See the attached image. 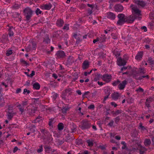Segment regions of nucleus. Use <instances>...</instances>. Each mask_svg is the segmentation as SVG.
Instances as JSON below:
<instances>
[{
  "label": "nucleus",
  "instance_id": "obj_16",
  "mask_svg": "<svg viewBox=\"0 0 154 154\" xmlns=\"http://www.w3.org/2000/svg\"><path fill=\"white\" fill-rule=\"evenodd\" d=\"M153 98L151 97H149L146 99V101L145 103V106L148 108L151 107L150 103L153 100Z\"/></svg>",
  "mask_w": 154,
  "mask_h": 154
},
{
  "label": "nucleus",
  "instance_id": "obj_22",
  "mask_svg": "<svg viewBox=\"0 0 154 154\" xmlns=\"http://www.w3.org/2000/svg\"><path fill=\"white\" fill-rule=\"evenodd\" d=\"M74 62V58L72 56H69L66 61V64L67 65H71Z\"/></svg>",
  "mask_w": 154,
  "mask_h": 154
},
{
  "label": "nucleus",
  "instance_id": "obj_12",
  "mask_svg": "<svg viewBox=\"0 0 154 154\" xmlns=\"http://www.w3.org/2000/svg\"><path fill=\"white\" fill-rule=\"evenodd\" d=\"M126 63V61L124 59H122L121 57H119L117 60V64L120 66H124Z\"/></svg>",
  "mask_w": 154,
  "mask_h": 154
},
{
  "label": "nucleus",
  "instance_id": "obj_6",
  "mask_svg": "<svg viewBox=\"0 0 154 154\" xmlns=\"http://www.w3.org/2000/svg\"><path fill=\"white\" fill-rule=\"evenodd\" d=\"M44 36V35L41 34H40L39 35H38L37 36V38H39L40 37V36ZM43 42H45V44H48L50 43V39L49 38V36L48 34H47L44 33V37H43Z\"/></svg>",
  "mask_w": 154,
  "mask_h": 154
},
{
  "label": "nucleus",
  "instance_id": "obj_33",
  "mask_svg": "<svg viewBox=\"0 0 154 154\" xmlns=\"http://www.w3.org/2000/svg\"><path fill=\"white\" fill-rule=\"evenodd\" d=\"M13 27L11 26L8 29L9 33L8 34L10 37L14 35V33L13 31H12L11 29H13Z\"/></svg>",
  "mask_w": 154,
  "mask_h": 154
},
{
  "label": "nucleus",
  "instance_id": "obj_8",
  "mask_svg": "<svg viewBox=\"0 0 154 154\" xmlns=\"http://www.w3.org/2000/svg\"><path fill=\"white\" fill-rule=\"evenodd\" d=\"M137 18L136 16L132 14L128 17H126V22L128 23H133L135 19Z\"/></svg>",
  "mask_w": 154,
  "mask_h": 154
},
{
  "label": "nucleus",
  "instance_id": "obj_44",
  "mask_svg": "<svg viewBox=\"0 0 154 154\" xmlns=\"http://www.w3.org/2000/svg\"><path fill=\"white\" fill-rule=\"evenodd\" d=\"M76 144L79 145H82L83 144V141L81 139H79L76 141Z\"/></svg>",
  "mask_w": 154,
  "mask_h": 154
},
{
  "label": "nucleus",
  "instance_id": "obj_13",
  "mask_svg": "<svg viewBox=\"0 0 154 154\" xmlns=\"http://www.w3.org/2000/svg\"><path fill=\"white\" fill-rule=\"evenodd\" d=\"M127 83L128 82L126 80H124L122 81L121 83L120 82L118 85V88L120 90L124 89Z\"/></svg>",
  "mask_w": 154,
  "mask_h": 154
},
{
  "label": "nucleus",
  "instance_id": "obj_58",
  "mask_svg": "<svg viewBox=\"0 0 154 154\" xmlns=\"http://www.w3.org/2000/svg\"><path fill=\"white\" fill-rule=\"evenodd\" d=\"M114 54L116 57H118L120 56V53L119 52L115 51L114 52Z\"/></svg>",
  "mask_w": 154,
  "mask_h": 154
},
{
  "label": "nucleus",
  "instance_id": "obj_55",
  "mask_svg": "<svg viewBox=\"0 0 154 154\" xmlns=\"http://www.w3.org/2000/svg\"><path fill=\"white\" fill-rule=\"evenodd\" d=\"M12 50H9L8 51H7V53H6V55L7 56H9L10 55L12 54L13 52Z\"/></svg>",
  "mask_w": 154,
  "mask_h": 154
},
{
  "label": "nucleus",
  "instance_id": "obj_36",
  "mask_svg": "<svg viewBox=\"0 0 154 154\" xmlns=\"http://www.w3.org/2000/svg\"><path fill=\"white\" fill-rule=\"evenodd\" d=\"M52 97L54 101L56 100L58 96V94L54 92H53L52 93Z\"/></svg>",
  "mask_w": 154,
  "mask_h": 154
},
{
  "label": "nucleus",
  "instance_id": "obj_11",
  "mask_svg": "<svg viewBox=\"0 0 154 154\" xmlns=\"http://www.w3.org/2000/svg\"><path fill=\"white\" fill-rule=\"evenodd\" d=\"M140 75L141 74L136 70L133 71L131 74V76L132 77L136 80H140Z\"/></svg>",
  "mask_w": 154,
  "mask_h": 154
},
{
  "label": "nucleus",
  "instance_id": "obj_50",
  "mask_svg": "<svg viewBox=\"0 0 154 154\" xmlns=\"http://www.w3.org/2000/svg\"><path fill=\"white\" fill-rule=\"evenodd\" d=\"M20 61L21 63H22L23 64H24L25 66H27V65H29V64L23 59H20Z\"/></svg>",
  "mask_w": 154,
  "mask_h": 154
},
{
  "label": "nucleus",
  "instance_id": "obj_51",
  "mask_svg": "<svg viewBox=\"0 0 154 154\" xmlns=\"http://www.w3.org/2000/svg\"><path fill=\"white\" fill-rule=\"evenodd\" d=\"M99 42L100 43H101L103 42H104L106 41V37H104V38H101L100 37L99 38Z\"/></svg>",
  "mask_w": 154,
  "mask_h": 154
},
{
  "label": "nucleus",
  "instance_id": "obj_29",
  "mask_svg": "<svg viewBox=\"0 0 154 154\" xmlns=\"http://www.w3.org/2000/svg\"><path fill=\"white\" fill-rule=\"evenodd\" d=\"M148 61L150 65H151L152 66H153L154 65V59L150 57H149Z\"/></svg>",
  "mask_w": 154,
  "mask_h": 154
},
{
  "label": "nucleus",
  "instance_id": "obj_9",
  "mask_svg": "<svg viewBox=\"0 0 154 154\" xmlns=\"http://www.w3.org/2000/svg\"><path fill=\"white\" fill-rule=\"evenodd\" d=\"M55 55L58 58L62 59L65 58L66 56V54L65 52L62 50L57 51Z\"/></svg>",
  "mask_w": 154,
  "mask_h": 154
},
{
  "label": "nucleus",
  "instance_id": "obj_40",
  "mask_svg": "<svg viewBox=\"0 0 154 154\" xmlns=\"http://www.w3.org/2000/svg\"><path fill=\"white\" fill-rule=\"evenodd\" d=\"M35 13L37 16L39 14L42 13V11L38 8H37L35 11Z\"/></svg>",
  "mask_w": 154,
  "mask_h": 154
},
{
  "label": "nucleus",
  "instance_id": "obj_59",
  "mask_svg": "<svg viewBox=\"0 0 154 154\" xmlns=\"http://www.w3.org/2000/svg\"><path fill=\"white\" fill-rule=\"evenodd\" d=\"M93 9H92L91 8V9L90 8H88L87 10L88 13L89 14V15H90L92 13L93 11L92 10Z\"/></svg>",
  "mask_w": 154,
  "mask_h": 154
},
{
  "label": "nucleus",
  "instance_id": "obj_10",
  "mask_svg": "<svg viewBox=\"0 0 154 154\" xmlns=\"http://www.w3.org/2000/svg\"><path fill=\"white\" fill-rule=\"evenodd\" d=\"M111 79L112 76L111 75L106 73L102 75L103 80L107 83L111 81Z\"/></svg>",
  "mask_w": 154,
  "mask_h": 154
},
{
  "label": "nucleus",
  "instance_id": "obj_61",
  "mask_svg": "<svg viewBox=\"0 0 154 154\" xmlns=\"http://www.w3.org/2000/svg\"><path fill=\"white\" fill-rule=\"evenodd\" d=\"M27 92V94H29L30 92L29 90H27V89L25 88L23 90V94H25Z\"/></svg>",
  "mask_w": 154,
  "mask_h": 154
},
{
  "label": "nucleus",
  "instance_id": "obj_48",
  "mask_svg": "<svg viewBox=\"0 0 154 154\" xmlns=\"http://www.w3.org/2000/svg\"><path fill=\"white\" fill-rule=\"evenodd\" d=\"M105 93L106 95L109 96L111 94L110 89L109 88H108L105 89Z\"/></svg>",
  "mask_w": 154,
  "mask_h": 154
},
{
  "label": "nucleus",
  "instance_id": "obj_17",
  "mask_svg": "<svg viewBox=\"0 0 154 154\" xmlns=\"http://www.w3.org/2000/svg\"><path fill=\"white\" fill-rule=\"evenodd\" d=\"M52 6V5L49 3L48 4L43 5H42L41 6L40 8L42 9L49 10L51 8Z\"/></svg>",
  "mask_w": 154,
  "mask_h": 154
},
{
  "label": "nucleus",
  "instance_id": "obj_38",
  "mask_svg": "<svg viewBox=\"0 0 154 154\" xmlns=\"http://www.w3.org/2000/svg\"><path fill=\"white\" fill-rule=\"evenodd\" d=\"M29 128L30 129V131L32 133H34L35 131L36 127L35 125H31L29 127Z\"/></svg>",
  "mask_w": 154,
  "mask_h": 154
},
{
  "label": "nucleus",
  "instance_id": "obj_57",
  "mask_svg": "<svg viewBox=\"0 0 154 154\" xmlns=\"http://www.w3.org/2000/svg\"><path fill=\"white\" fill-rule=\"evenodd\" d=\"M95 108V106L93 104H91L88 107V109H91L92 110L94 109Z\"/></svg>",
  "mask_w": 154,
  "mask_h": 154
},
{
  "label": "nucleus",
  "instance_id": "obj_37",
  "mask_svg": "<svg viewBox=\"0 0 154 154\" xmlns=\"http://www.w3.org/2000/svg\"><path fill=\"white\" fill-rule=\"evenodd\" d=\"M131 135L132 137H135L138 135L137 131H134L131 133Z\"/></svg>",
  "mask_w": 154,
  "mask_h": 154
},
{
  "label": "nucleus",
  "instance_id": "obj_27",
  "mask_svg": "<svg viewBox=\"0 0 154 154\" xmlns=\"http://www.w3.org/2000/svg\"><path fill=\"white\" fill-rule=\"evenodd\" d=\"M137 72L141 75L144 74L146 72V70L144 68H139Z\"/></svg>",
  "mask_w": 154,
  "mask_h": 154
},
{
  "label": "nucleus",
  "instance_id": "obj_54",
  "mask_svg": "<svg viewBox=\"0 0 154 154\" xmlns=\"http://www.w3.org/2000/svg\"><path fill=\"white\" fill-rule=\"evenodd\" d=\"M44 147L45 151L46 152L49 151L51 149V147H50L46 145L44 146Z\"/></svg>",
  "mask_w": 154,
  "mask_h": 154
},
{
  "label": "nucleus",
  "instance_id": "obj_1",
  "mask_svg": "<svg viewBox=\"0 0 154 154\" xmlns=\"http://www.w3.org/2000/svg\"><path fill=\"white\" fill-rule=\"evenodd\" d=\"M23 12L25 18V20L27 23L30 22L31 20V17L33 14L34 11L30 8L27 7L24 8Z\"/></svg>",
  "mask_w": 154,
  "mask_h": 154
},
{
  "label": "nucleus",
  "instance_id": "obj_32",
  "mask_svg": "<svg viewBox=\"0 0 154 154\" xmlns=\"http://www.w3.org/2000/svg\"><path fill=\"white\" fill-rule=\"evenodd\" d=\"M100 78H101L102 79V75L100 74H98L94 78V81H97L99 80Z\"/></svg>",
  "mask_w": 154,
  "mask_h": 154
},
{
  "label": "nucleus",
  "instance_id": "obj_35",
  "mask_svg": "<svg viewBox=\"0 0 154 154\" xmlns=\"http://www.w3.org/2000/svg\"><path fill=\"white\" fill-rule=\"evenodd\" d=\"M58 129L60 131L62 130L64 128V125L63 123H60L58 124Z\"/></svg>",
  "mask_w": 154,
  "mask_h": 154
},
{
  "label": "nucleus",
  "instance_id": "obj_21",
  "mask_svg": "<svg viewBox=\"0 0 154 154\" xmlns=\"http://www.w3.org/2000/svg\"><path fill=\"white\" fill-rule=\"evenodd\" d=\"M1 42L3 43L8 42H9L8 36L6 35H3L2 36Z\"/></svg>",
  "mask_w": 154,
  "mask_h": 154
},
{
  "label": "nucleus",
  "instance_id": "obj_63",
  "mask_svg": "<svg viewBox=\"0 0 154 154\" xmlns=\"http://www.w3.org/2000/svg\"><path fill=\"white\" fill-rule=\"evenodd\" d=\"M113 123L114 121L113 120H112L107 125L110 127H112V126Z\"/></svg>",
  "mask_w": 154,
  "mask_h": 154
},
{
  "label": "nucleus",
  "instance_id": "obj_60",
  "mask_svg": "<svg viewBox=\"0 0 154 154\" xmlns=\"http://www.w3.org/2000/svg\"><path fill=\"white\" fill-rule=\"evenodd\" d=\"M140 78H141L140 79V80H141L143 78H146L147 79H149V75H142L141 74Z\"/></svg>",
  "mask_w": 154,
  "mask_h": 154
},
{
  "label": "nucleus",
  "instance_id": "obj_47",
  "mask_svg": "<svg viewBox=\"0 0 154 154\" xmlns=\"http://www.w3.org/2000/svg\"><path fill=\"white\" fill-rule=\"evenodd\" d=\"M20 5L16 3L14 4L12 6V8L15 9H18L20 7Z\"/></svg>",
  "mask_w": 154,
  "mask_h": 154
},
{
  "label": "nucleus",
  "instance_id": "obj_30",
  "mask_svg": "<svg viewBox=\"0 0 154 154\" xmlns=\"http://www.w3.org/2000/svg\"><path fill=\"white\" fill-rule=\"evenodd\" d=\"M40 87V84L38 82H35L33 85V89L36 90H39Z\"/></svg>",
  "mask_w": 154,
  "mask_h": 154
},
{
  "label": "nucleus",
  "instance_id": "obj_53",
  "mask_svg": "<svg viewBox=\"0 0 154 154\" xmlns=\"http://www.w3.org/2000/svg\"><path fill=\"white\" fill-rule=\"evenodd\" d=\"M42 117L38 116L35 119V121L37 122H39L42 120Z\"/></svg>",
  "mask_w": 154,
  "mask_h": 154
},
{
  "label": "nucleus",
  "instance_id": "obj_45",
  "mask_svg": "<svg viewBox=\"0 0 154 154\" xmlns=\"http://www.w3.org/2000/svg\"><path fill=\"white\" fill-rule=\"evenodd\" d=\"M54 118L53 119H49V121L48 123V125L49 126H51L52 127H53V125H52V123L54 121Z\"/></svg>",
  "mask_w": 154,
  "mask_h": 154
},
{
  "label": "nucleus",
  "instance_id": "obj_64",
  "mask_svg": "<svg viewBox=\"0 0 154 154\" xmlns=\"http://www.w3.org/2000/svg\"><path fill=\"white\" fill-rule=\"evenodd\" d=\"M146 149L144 147H143L141 146L140 147L139 151H143V152H145L146 151Z\"/></svg>",
  "mask_w": 154,
  "mask_h": 154
},
{
  "label": "nucleus",
  "instance_id": "obj_52",
  "mask_svg": "<svg viewBox=\"0 0 154 154\" xmlns=\"http://www.w3.org/2000/svg\"><path fill=\"white\" fill-rule=\"evenodd\" d=\"M87 143L88 144V145L89 146H92L94 144L90 140H88L86 141Z\"/></svg>",
  "mask_w": 154,
  "mask_h": 154
},
{
  "label": "nucleus",
  "instance_id": "obj_46",
  "mask_svg": "<svg viewBox=\"0 0 154 154\" xmlns=\"http://www.w3.org/2000/svg\"><path fill=\"white\" fill-rule=\"evenodd\" d=\"M68 109L69 108L68 107L66 106L65 107H63L62 109V112L63 114L66 113Z\"/></svg>",
  "mask_w": 154,
  "mask_h": 154
},
{
  "label": "nucleus",
  "instance_id": "obj_25",
  "mask_svg": "<svg viewBox=\"0 0 154 154\" xmlns=\"http://www.w3.org/2000/svg\"><path fill=\"white\" fill-rule=\"evenodd\" d=\"M89 66V62L88 60H85L82 64V69H88Z\"/></svg>",
  "mask_w": 154,
  "mask_h": 154
},
{
  "label": "nucleus",
  "instance_id": "obj_18",
  "mask_svg": "<svg viewBox=\"0 0 154 154\" xmlns=\"http://www.w3.org/2000/svg\"><path fill=\"white\" fill-rule=\"evenodd\" d=\"M107 17L111 20H114L116 18L115 14L113 13L108 12L107 13Z\"/></svg>",
  "mask_w": 154,
  "mask_h": 154
},
{
  "label": "nucleus",
  "instance_id": "obj_39",
  "mask_svg": "<svg viewBox=\"0 0 154 154\" xmlns=\"http://www.w3.org/2000/svg\"><path fill=\"white\" fill-rule=\"evenodd\" d=\"M138 128L139 129L141 130V131H143L146 129V128L143 126L142 125V124L140 123L139 126L138 127Z\"/></svg>",
  "mask_w": 154,
  "mask_h": 154
},
{
  "label": "nucleus",
  "instance_id": "obj_3",
  "mask_svg": "<svg viewBox=\"0 0 154 154\" xmlns=\"http://www.w3.org/2000/svg\"><path fill=\"white\" fill-rule=\"evenodd\" d=\"M81 125L80 126V128L82 130L88 129L91 127V123L86 120H83L81 122Z\"/></svg>",
  "mask_w": 154,
  "mask_h": 154
},
{
  "label": "nucleus",
  "instance_id": "obj_28",
  "mask_svg": "<svg viewBox=\"0 0 154 154\" xmlns=\"http://www.w3.org/2000/svg\"><path fill=\"white\" fill-rule=\"evenodd\" d=\"M70 128L72 133L76 131V126L74 123H72V124L70 125Z\"/></svg>",
  "mask_w": 154,
  "mask_h": 154
},
{
  "label": "nucleus",
  "instance_id": "obj_14",
  "mask_svg": "<svg viewBox=\"0 0 154 154\" xmlns=\"http://www.w3.org/2000/svg\"><path fill=\"white\" fill-rule=\"evenodd\" d=\"M73 37L77 39L76 43H79L82 40L81 38V35L79 34H77L76 33H73Z\"/></svg>",
  "mask_w": 154,
  "mask_h": 154
},
{
  "label": "nucleus",
  "instance_id": "obj_15",
  "mask_svg": "<svg viewBox=\"0 0 154 154\" xmlns=\"http://www.w3.org/2000/svg\"><path fill=\"white\" fill-rule=\"evenodd\" d=\"M134 3L138 6L142 8L144 7L146 4L145 2L143 0H136L134 1Z\"/></svg>",
  "mask_w": 154,
  "mask_h": 154
},
{
  "label": "nucleus",
  "instance_id": "obj_31",
  "mask_svg": "<svg viewBox=\"0 0 154 154\" xmlns=\"http://www.w3.org/2000/svg\"><path fill=\"white\" fill-rule=\"evenodd\" d=\"M144 143L146 146H149L151 144L150 140L149 139H146L144 141Z\"/></svg>",
  "mask_w": 154,
  "mask_h": 154
},
{
  "label": "nucleus",
  "instance_id": "obj_23",
  "mask_svg": "<svg viewBox=\"0 0 154 154\" xmlns=\"http://www.w3.org/2000/svg\"><path fill=\"white\" fill-rule=\"evenodd\" d=\"M143 54V51L138 52L135 57V59L137 60H140L142 58Z\"/></svg>",
  "mask_w": 154,
  "mask_h": 154
},
{
  "label": "nucleus",
  "instance_id": "obj_19",
  "mask_svg": "<svg viewBox=\"0 0 154 154\" xmlns=\"http://www.w3.org/2000/svg\"><path fill=\"white\" fill-rule=\"evenodd\" d=\"M40 131L42 134V136L43 137H45L48 135L49 134V132L46 129H40Z\"/></svg>",
  "mask_w": 154,
  "mask_h": 154
},
{
  "label": "nucleus",
  "instance_id": "obj_56",
  "mask_svg": "<svg viewBox=\"0 0 154 154\" xmlns=\"http://www.w3.org/2000/svg\"><path fill=\"white\" fill-rule=\"evenodd\" d=\"M136 91L139 92H143L144 90L141 87H139V88L136 90Z\"/></svg>",
  "mask_w": 154,
  "mask_h": 154
},
{
  "label": "nucleus",
  "instance_id": "obj_26",
  "mask_svg": "<svg viewBox=\"0 0 154 154\" xmlns=\"http://www.w3.org/2000/svg\"><path fill=\"white\" fill-rule=\"evenodd\" d=\"M111 96L112 98L114 100H117L120 96L119 93L117 92H114L112 94Z\"/></svg>",
  "mask_w": 154,
  "mask_h": 154
},
{
  "label": "nucleus",
  "instance_id": "obj_20",
  "mask_svg": "<svg viewBox=\"0 0 154 154\" xmlns=\"http://www.w3.org/2000/svg\"><path fill=\"white\" fill-rule=\"evenodd\" d=\"M115 9L116 11L121 12L123 10V7L122 5L118 4L115 5Z\"/></svg>",
  "mask_w": 154,
  "mask_h": 154
},
{
  "label": "nucleus",
  "instance_id": "obj_42",
  "mask_svg": "<svg viewBox=\"0 0 154 154\" xmlns=\"http://www.w3.org/2000/svg\"><path fill=\"white\" fill-rule=\"evenodd\" d=\"M120 117L119 116H117L116 118H115L114 119L115 123L116 124H118L119 122L120 121Z\"/></svg>",
  "mask_w": 154,
  "mask_h": 154
},
{
  "label": "nucleus",
  "instance_id": "obj_43",
  "mask_svg": "<svg viewBox=\"0 0 154 154\" xmlns=\"http://www.w3.org/2000/svg\"><path fill=\"white\" fill-rule=\"evenodd\" d=\"M61 32H62L60 31H57L54 34V36L56 37H58L60 35V34L61 33Z\"/></svg>",
  "mask_w": 154,
  "mask_h": 154
},
{
  "label": "nucleus",
  "instance_id": "obj_41",
  "mask_svg": "<svg viewBox=\"0 0 154 154\" xmlns=\"http://www.w3.org/2000/svg\"><path fill=\"white\" fill-rule=\"evenodd\" d=\"M120 81L119 79H117L116 81H114L112 83V85L113 86H116L117 85H119L120 83Z\"/></svg>",
  "mask_w": 154,
  "mask_h": 154
},
{
  "label": "nucleus",
  "instance_id": "obj_4",
  "mask_svg": "<svg viewBox=\"0 0 154 154\" xmlns=\"http://www.w3.org/2000/svg\"><path fill=\"white\" fill-rule=\"evenodd\" d=\"M130 8L132 9V13H134L136 17L137 16H141L142 15L141 14V11L137 8L136 6H134L133 4H132L130 6Z\"/></svg>",
  "mask_w": 154,
  "mask_h": 154
},
{
  "label": "nucleus",
  "instance_id": "obj_5",
  "mask_svg": "<svg viewBox=\"0 0 154 154\" xmlns=\"http://www.w3.org/2000/svg\"><path fill=\"white\" fill-rule=\"evenodd\" d=\"M37 47V45L35 42L32 41L30 44L26 48V51L29 52L31 51L35 50Z\"/></svg>",
  "mask_w": 154,
  "mask_h": 154
},
{
  "label": "nucleus",
  "instance_id": "obj_62",
  "mask_svg": "<svg viewBox=\"0 0 154 154\" xmlns=\"http://www.w3.org/2000/svg\"><path fill=\"white\" fill-rule=\"evenodd\" d=\"M122 113V110H116L115 111L116 116L119 115Z\"/></svg>",
  "mask_w": 154,
  "mask_h": 154
},
{
  "label": "nucleus",
  "instance_id": "obj_24",
  "mask_svg": "<svg viewBox=\"0 0 154 154\" xmlns=\"http://www.w3.org/2000/svg\"><path fill=\"white\" fill-rule=\"evenodd\" d=\"M63 20L60 18H59L58 19L57 21L56 25L58 26L61 27L63 26Z\"/></svg>",
  "mask_w": 154,
  "mask_h": 154
},
{
  "label": "nucleus",
  "instance_id": "obj_7",
  "mask_svg": "<svg viewBox=\"0 0 154 154\" xmlns=\"http://www.w3.org/2000/svg\"><path fill=\"white\" fill-rule=\"evenodd\" d=\"M37 107L32 106L31 108L27 109V113L29 116H33L34 115L35 111L37 110Z\"/></svg>",
  "mask_w": 154,
  "mask_h": 154
},
{
  "label": "nucleus",
  "instance_id": "obj_2",
  "mask_svg": "<svg viewBox=\"0 0 154 154\" xmlns=\"http://www.w3.org/2000/svg\"><path fill=\"white\" fill-rule=\"evenodd\" d=\"M126 17L125 15L122 13L118 14L117 17L119 20L117 22V24L122 26L126 22Z\"/></svg>",
  "mask_w": 154,
  "mask_h": 154
},
{
  "label": "nucleus",
  "instance_id": "obj_49",
  "mask_svg": "<svg viewBox=\"0 0 154 154\" xmlns=\"http://www.w3.org/2000/svg\"><path fill=\"white\" fill-rule=\"evenodd\" d=\"M66 138L65 141L68 142L71 139V137L69 134H68L66 136Z\"/></svg>",
  "mask_w": 154,
  "mask_h": 154
},
{
  "label": "nucleus",
  "instance_id": "obj_34",
  "mask_svg": "<svg viewBox=\"0 0 154 154\" xmlns=\"http://www.w3.org/2000/svg\"><path fill=\"white\" fill-rule=\"evenodd\" d=\"M14 114L9 111L8 112V119L9 120H11L14 116Z\"/></svg>",
  "mask_w": 154,
  "mask_h": 154
}]
</instances>
